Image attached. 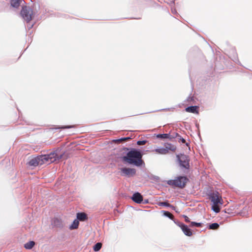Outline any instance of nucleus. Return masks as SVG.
Returning a JSON list of instances; mask_svg holds the SVG:
<instances>
[{"label":"nucleus","mask_w":252,"mask_h":252,"mask_svg":"<svg viewBox=\"0 0 252 252\" xmlns=\"http://www.w3.org/2000/svg\"><path fill=\"white\" fill-rule=\"evenodd\" d=\"M142 158L141 153L139 151L133 149L129 151L126 156L122 157V160L129 164L140 166L144 163Z\"/></svg>","instance_id":"1"},{"label":"nucleus","mask_w":252,"mask_h":252,"mask_svg":"<svg viewBox=\"0 0 252 252\" xmlns=\"http://www.w3.org/2000/svg\"><path fill=\"white\" fill-rule=\"evenodd\" d=\"M209 198L212 202V209L216 213L220 212V206L223 203L221 195L218 191H214L209 195Z\"/></svg>","instance_id":"2"},{"label":"nucleus","mask_w":252,"mask_h":252,"mask_svg":"<svg viewBox=\"0 0 252 252\" xmlns=\"http://www.w3.org/2000/svg\"><path fill=\"white\" fill-rule=\"evenodd\" d=\"M188 179L185 176H179L174 180H170L167 182L168 185L179 188H183L188 181Z\"/></svg>","instance_id":"3"},{"label":"nucleus","mask_w":252,"mask_h":252,"mask_svg":"<svg viewBox=\"0 0 252 252\" xmlns=\"http://www.w3.org/2000/svg\"><path fill=\"white\" fill-rule=\"evenodd\" d=\"M177 157L180 166L183 168L189 169V157L185 155L181 154L180 155H177Z\"/></svg>","instance_id":"4"},{"label":"nucleus","mask_w":252,"mask_h":252,"mask_svg":"<svg viewBox=\"0 0 252 252\" xmlns=\"http://www.w3.org/2000/svg\"><path fill=\"white\" fill-rule=\"evenodd\" d=\"M21 14L23 18L27 22L30 21L32 19V10L26 6L22 7Z\"/></svg>","instance_id":"5"},{"label":"nucleus","mask_w":252,"mask_h":252,"mask_svg":"<svg viewBox=\"0 0 252 252\" xmlns=\"http://www.w3.org/2000/svg\"><path fill=\"white\" fill-rule=\"evenodd\" d=\"M122 175L126 176H133L136 174V170L133 168H122L120 169Z\"/></svg>","instance_id":"6"},{"label":"nucleus","mask_w":252,"mask_h":252,"mask_svg":"<svg viewBox=\"0 0 252 252\" xmlns=\"http://www.w3.org/2000/svg\"><path fill=\"white\" fill-rule=\"evenodd\" d=\"M180 227L184 233V234L188 236H191L192 235V232L188 226L183 223L180 225Z\"/></svg>","instance_id":"7"},{"label":"nucleus","mask_w":252,"mask_h":252,"mask_svg":"<svg viewBox=\"0 0 252 252\" xmlns=\"http://www.w3.org/2000/svg\"><path fill=\"white\" fill-rule=\"evenodd\" d=\"M131 199L134 202L139 204L143 201V196L140 193L136 192L133 194Z\"/></svg>","instance_id":"8"},{"label":"nucleus","mask_w":252,"mask_h":252,"mask_svg":"<svg viewBox=\"0 0 252 252\" xmlns=\"http://www.w3.org/2000/svg\"><path fill=\"white\" fill-rule=\"evenodd\" d=\"M164 147V149L167 150V154H168L169 152H174L176 150V146L169 143H165Z\"/></svg>","instance_id":"9"},{"label":"nucleus","mask_w":252,"mask_h":252,"mask_svg":"<svg viewBox=\"0 0 252 252\" xmlns=\"http://www.w3.org/2000/svg\"><path fill=\"white\" fill-rule=\"evenodd\" d=\"M198 109H199V107L197 106H191L187 107L186 108L185 110L186 112H189V113H191L198 114H199Z\"/></svg>","instance_id":"10"},{"label":"nucleus","mask_w":252,"mask_h":252,"mask_svg":"<svg viewBox=\"0 0 252 252\" xmlns=\"http://www.w3.org/2000/svg\"><path fill=\"white\" fill-rule=\"evenodd\" d=\"M46 156L49 163L53 162L58 158V155L56 153H51L50 154L47 155Z\"/></svg>","instance_id":"11"},{"label":"nucleus","mask_w":252,"mask_h":252,"mask_svg":"<svg viewBox=\"0 0 252 252\" xmlns=\"http://www.w3.org/2000/svg\"><path fill=\"white\" fill-rule=\"evenodd\" d=\"M39 157V163L40 165L43 164L49 163L48 159L47 158L46 155H41L38 156Z\"/></svg>","instance_id":"12"},{"label":"nucleus","mask_w":252,"mask_h":252,"mask_svg":"<svg viewBox=\"0 0 252 252\" xmlns=\"http://www.w3.org/2000/svg\"><path fill=\"white\" fill-rule=\"evenodd\" d=\"M79 225V213L76 214V219L74 220L73 223L70 226V229H76Z\"/></svg>","instance_id":"13"},{"label":"nucleus","mask_w":252,"mask_h":252,"mask_svg":"<svg viewBox=\"0 0 252 252\" xmlns=\"http://www.w3.org/2000/svg\"><path fill=\"white\" fill-rule=\"evenodd\" d=\"M29 164L30 166H36L39 165V157L38 156L34 158L31 159L29 162Z\"/></svg>","instance_id":"14"},{"label":"nucleus","mask_w":252,"mask_h":252,"mask_svg":"<svg viewBox=\"0 0 252 252\" xmlns=\"http://www.w3.org/2000/svg\"><path fill=\"white\" fill-rule=\"evenodd\" d=\"M155 152L156 153L160 155H166L167 154V150L164 148H157L153 151Z\"/></svg>","instance_id":"15"},{"label":"nucleus","mask_w":252,"mask_h":252,"mask_svg":"<svg viewBox=\"0 0 252 252\" xmlns=\"http://www.w3.org/2000/svg\"><path fill=\"white\" fill-rule=\"evenodd\" d=\"M22 0H11V4L13 7H18Z\"/></svg>","instance_id":"16"},{"label":"nucleus","mask_w":252,"mask_h":252,"mask_svg":"<svg viewBox=\"0 0 252 252\" xmlns=\"http://www.w3.org/2000/svg\"><path fill=\"white\" fill-rule=\"evenodd\" d=\"M35 245V243L33 241H30L25 244L24 247L26 249H31Z\"/></svg>","instance_id":"17"},{"label":"nucleus","mask_w":252,"mask_h":252,"mask_svg":"<svg viewBox=\"0 0 252 252\" xmlns=\"http://www.w3.org/2000/svg\"><path fill=\"white\" fill-rule=\"evenodd\" d=\"M102 244L101 243L98 242L94 245V246L93 247V250L95 252H97L100 250Z\"/></svg>","instance_id":"18"},{"label":"nucleus","mask_w":252,"mask_h":252,"mask_svg":"<svg viewBox=\"0 0 252 252\" xmlns=\"http://www.w3.org/2000/svg\"><path fill=\"white\" fill-rule=\"evenodd\" d=\"M88 219L87 215L85 213H80V221H85Z\"/></svg>","instance_id":"19"},{"label":"nucleus","mask_w":252,"mask_h":252,"mask_svg":"<svg viewBox=\"0 0 252 252\" xmlns=\"http://www.w3.org/2000/svg\"><path fill=\"white\" fill-rule=\"evenodd\" d=\"M219 227V224L217 223H213L210 224L209 226L210 229L216 230Z\"/></svg>","instance_id":"20"},{"label":"nucleus","mask_w":252,"mask_h":252,"mask_svg":"<svg viewBox=\"0 0 252 252\" xmlns=\"http://www.w3.org/2000/svg\"><path fill=\"white\" fill-rule=\"evenodd\" d=\"M163 215L165 216L168 217L169 218H170L172 220H173L174 216L171 213H170V212H169L168 211H163Z\"/></svg>","instance_id":"21"},{"label":"nucleus","mask_w":252,"mask_h":252,"mask_svg":"<svg viewBox=\"0 0 252 252\" xmlns=\"http://www.w3.org/2000/svg\"><path fill=\"white\" fill-rule=\"evenodd\" d=\"M157 137L158 138H162V139L168 138L169 137V134H158L157 136Z\"/></svg>","instance_id":"22"},{"label":"nucleus","mask_w":252,"mask_h":252,"mask_svg":"<svg viewBox=\"0 0 252 252\" xmlns=\"http://www.w3.org/2000/svg\"><path fill=\"white\" fill-rule=\"evenodd\" d=\"M159 205L160 206H166L169 207L170 206V204L168 202H162L159 203Z\"/></svg>","instance_id":"23"},{"label":"nucleus","mask_w":252,"mask_h":252,"mask_svg":"<svg viewBox=\"0 0 252 252\" xmlns=\"http://www.w3.org/2000/svg\"><path fill=\"white\" fill-rule=\"evenodd\" d=\"M146 143V140H142V141H138L137 142V144L138 145H145Z\"/></svg>","instance_id":"24"},{"label":"nucleus","mask_w":252,"mask_h":252,"mask_svg":"<svg viewBox=\"0 0 252 252\" xmlns=\"http://www.w3.org/2000/svg\"><path fill=\"white\" fill-rule=\"evenodd\" d=\"M183 217L185 218V221L186 222H190L189 219L187 216L183 215Z\"/></svg>","instance_id":"25"},{"label":"nucleus","mask_w":252,"mask_h":252,"mask_svg":"<svg viewBox=\"0 0 252 252\" xmlns=\"http://www.w3.org/2000/svg\"><path fill=\"white\" fill-rule=\"evenodd\" d=\"M202 225L201 223H198V222H195V226L196 227H202Z\"/></svg>","instance_id":"26"},{"label":"nucleus","mask_w":252,"mask_h":252,"mask_svg":"<svg viewBox=\"0 0 252 252\" xmlns=\"http://www.w3.org/2000/svg\"><path fill=\"white\" fill-rule=\"evenodd\" d=\"M129 139V137H126V138H122V139H119L118 140L119 141H125V140H127V139Z\"/></svg>","instance_id":"27"},{"label":"nucleus","mask_w":252,"mask_h":252,"mask_svg":"<svg viewBox=\"0 0 252 252\" xmlns=\"http://www.w3.org/2000/svg\"><path fill=\"white\" fill-rule=\"evenodd\" d=\"M180 140L183 143H185L186 142L185 139H184L183 138H180Z\"/></svg>","instance_id":"28"},{"label":"nucleus","mask_w":252,"mask_h":252,"mask_svg":"<svg viewBox=\"0 0 252 252\" xmlns=\"http://www.w3.org/2000/svg\"><path fill=\"white\" fill-rule=\"evenodd\" d=\"M195 222H193V221L191 222L190 226H191V227L195 226Z\"/></svg>","instance_id":"29"},{"label":"nucleus","mask_w":252,"mask_h":252,"mask_svg":"<svg viewBox=\"0 0 252 252\" xmlns=\"http://www.w3.org/2000/svg\"><path fill=\"white\" fill-rule=\"evenodd\" d=\"M69 126H64V127H61V128H69Z\"/></svg>","instance_id":"30"}]
</instances>
